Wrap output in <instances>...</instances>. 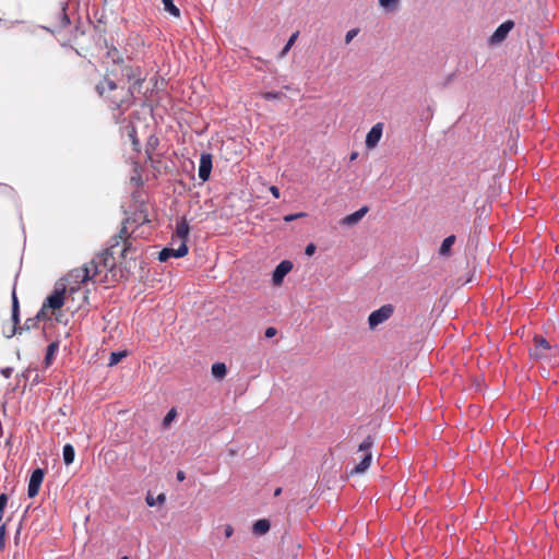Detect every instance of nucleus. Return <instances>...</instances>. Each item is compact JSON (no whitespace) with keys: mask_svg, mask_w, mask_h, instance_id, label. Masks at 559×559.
I'll list each match as a JSON object with an SVG mask.
<instances>
[{"mask_svg":"<svg viewBox=\"0 0 559 559\" xmlns=\"http://www.w3.org/2000/svg\"><path fill=\"white\" fill-rule=\"evenodd\" d=\"M271 524L266 519H260L253 523L252 532L257 535H264L270 531Z\"/></svg>","mask_w":559,"mask_h":559,"instance_id":"21","label":"nucleus"},{"mask_svg":"<svg viewBox=\"0 0 559 559\" xmlns=\"http://www.w3.org/2000/svg\"><path fill=\"white\" fill-rule=\"evenodd\" d=\"M34 372H35L34 376L31 378V384L32 385H36V384L43 382V379L39 377L37 370L34 371Z\"/></svg>","mask_w":559,"mask_h":559,"instance_id":"41","label":"nucleus"},{"mask_svg":"<svg viewBox=\"0 0 559 559\" xmlns=\"http://www.w3.org/2000/svg\"><path fill=\"white\" fill-rule=\"evenodd\" d=\"M124 236L115 235L110 238L109 247L105 250V252L98 258L99 263L103 264L105 269H112L116 265V255L120 257L119 247L123 245Z\"/></svg>","mask_w":559,"mask_h":559,"instance_id":"3","label":"nucleus"},{"mask_svg":"<svg viewBox=\"0 0 559 559\" xmlns=\"http://www.w3.org/2000/svg\"><path fill=\"white\" fill-rule=\"evenodd\" d=\"M44 477L45 471L40 467H37L32 472L27 487V496L29 498H34L35 496H37L43 484Z\"/></svg>","mask_w":559,"mask_h":559,"instance_id":"9","label":"nucleus"},{"mask_svg":"<svg viewBox=\"0 0 559 559\" xmlns=\"http://www.w3.org/2000/svg\"><path fill=\"white\" fill-rule=\"evenodd\" d=\"M117 235H122L124 236V239H123V247L121 248L120 250V258L121 259H124L127 257V252L129 250H131L132 248V243L129 239V235H128V229H127V226L123 224L119 230V233Z\"/></svg>","mask_w":559,"mask_h":559,"instance_id":"19","label":"nucleus"},{"mask_svg":"<svg viewBox=\"0 0 559 559\" xmlns=\"http://www.w3.org/2000/svg\"><path fill=\"white\" fill-rule=\"evenodd\" d=\"M58 349H59L58 342H52L47 346L46 355L44 358V365L46 368H48L52 364V360L55 359V356H56V353L58 352Z\"/></svg>","mask_w":559,"mask_h":559,"instance_id":"20","label":"nucleus"},{"mask_svg":"<svg viewBox=\"0 0 559 559\" xmlns=\"http://www.w3.org/2000/svg\"><path fill=\"white\" fill-rule=\"evenodd\" d=\"M45 317V308L43 307L38 313L33 317V319H37V323Z\"/></svg>","mask_w":559,"mask_h":559,"instance_id":"45","label":"nucleus"},{"mask_svg":"<svg viewBox=\"0 0 559 559\" xmlns=\"http://www.w3.org/2000/svg\"><path fill=\"white\" fill-rule=\"evenodd\" d=\"M62 457L66 465H70L73 463L75 457V451L72 444L67 443L63 445Z\"/></svg>","mask_w":559,"mask_h":559,"instance_id":"23","label":"nucleus"},{"mask_svg":"<svg viewBox=\"0 0 559 559\" xmlns=\"http://www.w3.org/2000/svg\"><path fill=\"white\" fill-rule=\"evenodd\" d=\"M293 263L289 260L281 261L272 274V282L274 285H281L285 276L292 271Z\"/></svg>","mask_w":559,"mask_h":559,"instance_id":"12","label":"nucleus"},{"mask_svg":"<svg viewBox=\"0 0 559 559\" xmlns=\"http://www.w3.org/2000/svg\"><path fill=\"white\" fill-rule=\"evenodd\" d=\"M119 82V80L106 75L104 80L96 84L95 90L99 96L108 100L112 109L127 110L133 105L139 94L134 86L126 87L120 85Z\"/></svg>","mask_w":559,"mask_h":559,"instance_id":"1","label":"nucleus"},{"mask_svg":"<svg viewBox=\"0 0 559 559\" xmlns=\"http://www.w3.org/2000/svg\"><path fill=\"white\" fill-rule=\"evenodd\" d=\"M99 261H91L88 265H85L80 269H75L70 272L69 280H73L76 284H83L90 280H94L99 271Z\"/></svg>","mask_w":559,"mask_h":559,"instance_id":"5","label":"nucleus"},{"mask_svg":"<svg viewBox=\"0 0 559 559\" xmlns=\"http://www.w3.org/2000/svg\"><path fill=\"white\" fill-rule=\"evenodd\" d=\"M37 325H38L37 319L28 318V319L25 320L24 325L20 328V333L23 330L35 329V328H37Z\"/></svg>","mask_w":559,"mask_h":559,"instance_id":"31","label":"nucleus"},{"mask_svg":"<svg viewBox=\"0 0 559 559\" xmlns=\"http://www.w3.org/2000/svg\"><path fill=\"white\" fill-rule=\"evenodd\" d=\"M233 533H234L233 526L226 525L225 526V537H227V538L231 537Z\"/></svg>","mask_w":559,"mask_h":559,"instance_id":"44","label":"nucleus"},{"mask_svg":"<svg viewBox=\"0 0 559 559\" xmlns=\"http://www.w3.org/2000/svg\"><path fill=\"white\" fill-rule=\"evenodd\" d=\"M8 503V496L5 493L0 495V510L4 511Z\"/></svg>","mask_w":559,"mask_h":559,"instance_id":"39","label":"nucleus"},{"mask_svg":"<svg viewBox=\"0 0 559 559\" xmlns=\"http://www.w3.org/2000/svg\"><path fill=\"white\" fill-rule=\"evenodd\" d=\"M298 35H299V32H295L290 35V37L288 38L287 43L285 44V46L283 47V49L281 50V57H284L287 55V52L290 50V48L293 47V45L295 44V41L297 40L298 38Z\"/></svg>","mask_w":559,"mask_h":559,"instance_id":"28","label":"nucleus"},{"mask_svg":"<svg viewBox=\"0 0 559 559\" xmlns=\"http://www.w3.org/2000/svg\"><path fill=\"white\" fill-rule=\"evenodd\" d=\"M373 445V438L371 436H367L362 442L358 447V451L362 452L361 461L350 471V474H362L365 473L371 464L372 453L370 452L371 447Z\"/></svg>","mask_w":559,"mask_h":559,"instance_id":"4","label":"nucleus"},{"mask_svg":"<svg viewBox=\"0 0 559 559\" xmlns=\"http://www.w3.org/2000/svg\"><path fill=\"white\" fill-rule=\"evenodd\" d=\"M400 0H379V4L389 10V9H393L397 5Z\"/></svg>","mask_w":559,"mask_h":559,"instance_id":"34","label":"nucleus"},{"mask_svg":"<svg viewBox=\"0 0 559 559\" xmlns=\"http://www.w3.org/2000/svg\"><path fill=\"white\" fill-rule=\"evenodd\" d=\"M284 96L282 92H265L262 94V97L266 100L280 99Z\"/></svg>","mask_w":559,"mask_h":559,"instance_id":"32","label":"nucleus"},{"mask_svg":"<svg viewBox=\"0 0 559 559\" xmlns=\"http://www.w3.org/2000/svg\"><path fill=\"white\" fill-rule=\"evenodd\" d=\"M359 33V28H352L345 35V43L349 44Z\"/></svg>","mask_w":559,"mask_h":559,"instance_id":"35","label":"nucleus"},{"mask_svg":"<svg viewBox=\"0 0 559 559\" xmlns=\"http://www.w3.org/2000/svg\"><path fill=\"white\" fill-rule=\"evenodd\" d=\"M227 373V368L224 362H215L212 365V374L215 379H224Z\"/></svg>","mask_w":559,"mask_h":559,"instance_id":"24","label":"nucleus"},{"mask_svg":"<svg viewBox=\"0 0 559 559\" xmlns=\"http://www.w3.org/2000/svg\"><path fill=\"white\" fill-rule=\"evenodd\" d=\"M316 252V246L313 243L307 245L305 249V254L311 257Z\"/></svg>","mask_w":559,"mask_h":559,"instance_id":"40","label":"nucleus"},{"mask_svg":"<svg viewBox=\"0 0 559 559\" xmlns=\"http://www.w3.org/2000/svg\"><path fill=\"white\" fill-rule=\"evenodd\" d=\"M110 74L119 81L126 80L129 86H134L138 94H144L142 92V85L146 80V73L140 66L133 64L128 60L122 62L118 68H114Z\"/></svg>","mask_w":559,"mask_h":559,"instance_id":"2","label":"nucleus"},{"mask_svg":"<svg viewBox=\"0 0 559 559\" xmlns=\"http://www.w3.org/2000/svg\"><path fill=\"white\" fill-rule=\"evenodd\" d=\"M60 5H61V8H60V23H59V25L61 27H66V26L70 25V23H71L70 22V17H69V15L66 12L67 8H68V3L66 1H62L60 3Z\"/></svg>","mask_w":559,"mask_h":559,"instance_id":"27","label":"nucleus"},{"mask_svg":"<svg viewBox=\"0 0 559 559\" xmlns=\"http://www.w3.org/2000/svg\"><path fill=\"white\" fill-rule=\"evenodd\" d=\"M127 356L126 350L112 352L109 357V366H115Z\"/></svg>","mask_w":559,"mask_h":559,"instance_id":"29","label":"nucleus"},{"mask_svg":"<svg viewBox=\"0 0 559 559\" xmlns=\"http://www.w3.org/2000/svg\"><path fill=\"white\" fill-rule=\"evenodd\" d=\"M107 48L108 49H107L106 56L108 59H110L112 61V63L115 64V68H118L122 62L126 61L123 59L121 52L115 46H110Z\"/></svg>","mask_w":559,"mask_h":559,"instance_id":"18","label":"nucleus"},{"mask_svg":"<svg viewBox=\"0 0 559 559\" xmlns=\"http://www.w3.org/2000/svg\"><path fill=\"white\" fill-rule=\"evenodd\" d=\"M127 134L129 136V139L131 140L132 142V145H133V150L134 151H140V142L136 138V129L133 124H130L127 127Z\"/></svg>","mask_w":559,"mask_h":559,"instance_id":"26","label":"nucleus"},{"mask_svg":"<svg viewBox=\"0 0 559 559\" xmlns=\"http://www.w3.org/2000/svg\"><path fill=\"white\" fill-rule=\"evenodd\" d=\"M34 371H36V368L35 369L27 368L25 371H23L21 373V377L24 378L25 380H29L32 378V374Z\"/></svg>","mask_w":559,"mask_h":559,"instance_id":"38","label":"nucleus"},{"mask_svg":"<svg viewBox=\"0 0 559 559\" xmlns=\"http://www.w3.org/2000/svg\"><path fill=\"white\" fill-rule=\"evenodd\" d=\"M165 500H166V497L164 493L158 495L156 498V502H159V503L165 502Z\"/></svg>","mask_w":559,"mask_h":559,"instance_id":"48","label":"nucleus"},{"mask_svg":"<svg viewBox=\"0 0 559 559\" xmlns=\"http://www.w3.org/2000/svg\"><path fill=\"white\" fill-rule=\"evenodd\" d=\"M213 168L212 155L210 153H202L200 157L199 164V178L202 182H205L210 179L211 171Z\"/></svg>","mask_w":559,"mask_h":559,"instance_id":"10","label":"nucleus"},{"mask_svg":"<svg viewBox=\"0 0 559 559\" xmlns=\"http://www.w3.org/2000/svg\"><path fill=\"white\" fill-rule=\"evenodd\" d=\"M120 559H129V557L128 556H123Z\"/></svg>","mask_w":559,"mask_h":559,"instance_id":"51","label":"nucleus"},{"mask_svg":"<svg viewBox=\"0 0 559 559\" xmlns=\"http://www.w3.org/2000/svg\"><path fill=\"white\" fill-rule=\"evenodd\" d=\"M281 492H282V488H276L274 491V496L277 497L281 495Z\"/></svg>","mask_w":559,"mask_h":559,"instance_id":"49","label":"nucleus"},{"mask_svg":"<svg viewBox=\"0 0 559 559\" xmlns=\"http://www.w3.org/2000/svg\"><path fill=\"white\" fill-rule=\"evenodd\" d=\"M534 345L530 349V356L533 359L539 360L547 357V352L551 348L550 343L542 335L534 336Z\"/></svg>","mask_w":559,"mask_h":559,"instance_id":"7","label":"nucleus"},{"mask_svg":"<svg viewBox=\"0 0 559 559\" xmlns=\"http://www.w3.org/2000/svg\"><path fill=\"white\" fill-rule=\"evenodd\" d=\"M176 416H177V411L175 408L169 409L163 419V425L165 427L169 426L171 424V421L176 418Z\"/></svg>","mask_w":559,"mask_h":559,"instance_id":"30","label":"nucleus"},{"mask_svg":"<svg viewBox=\"0 0 559 559\" xmlns=\"http://www.w3.org/2000/svg\"><path fill=\"white\" fill-rule=\"evenodd\" d=\"M146 503L150 506V507H154L156 504V500L152 497V496H147L146 497Z\"/></svg>","mask_w":559,"mask_h":559,"instance_id":"47","label":"nucleus"},{"mask_svg":"<svg viewBox=\"0 0 559 559\" xmlns=\"http://www.w3.org/2000/svg\"><path fill=\"white\" fill-rule=\"evenodd\" d=\"M5 543V524L0 526V551L3 550Z\"/></svg>","mask_w":559,"mask_h":559,"instance_id":"36","label":"nucleus"},{"mask_svg":"<svg viewBox=\"0 0 559 559\" xmlns=\"http://www.w3.org/2000/svg\"><path fill=\"white\" fill-rule=\"evenodd\" d=\"M189 231L190 227L186 217L178 219L176 224V235L179 239H181V241H185V243H187Z\"/></svg>","mask_w":559,"mask_h":559,"instance_id":"17","label":"nucleus"},{"mask_svg":"<svg viewBox=\"0 0 559 559\" xmlns=\"http://www.w3.org/2000/svg\"><path fill=\"white\" fill-rule=\"evenodd\" d=\"M11 319H12L13 325L10 329V333H5V330H3V334L8 338H10L13 335L20 333V328H21L19 325L20 324V304H19V299H17V296H16V293H15V286L13 287V290H12V313H11Z\"/></svg>","mask_w":559,"mask_h":559,"instance_id":"8","label":"nucleus"},{"mask_svg":"<svg viewBox=\"0 0 559 559\" xmlns=\"http://www.w3.org/2000/svg\"><path fill=\"white\" fill-rule=\"evenodd\" d=\"M164 10L175 17H180V10L175 5L174 0H162Z\"/></svg>","mask_w":559,"mask_h":559,"instance_id":"25","label":"nucleus"},{"mask_svg":"<svg viewBox=\"0 0 559 559\" xmlns=\"http://www.w3.org/2000/svg\"><path fill=\"white\" fill-rule=\"evenodd\" d=\"M176 478L178 481H183L186 479V474L183 471H178L176 474Z\"/></svg>","mask_w":559,"mask_h":559,"instance_id":"46","label":"nucleus"},{"mask_svg":"<svg viewBox=\"0 0 559 559\" xmlns=\"http://www.w3.org/2000/svg\"><path fill=\"white\" fill-rule=\"evenodd\" d=\"M307 214L305 212H298V213H294V214H287L284 216V221L286 223H290L295 219H298V218H301V217H306Z\"/></svg>","mask_w":559,"mask_h":559,"instance_id":"33","label":"nucleus"},{"mask_svg":"<svg viewBox=\"0 0 559 559\" xmlns=\"http://www.w3.org/2000/svg\"><path fill=\"white\" fill-rule=\"evenodd\" d=\"M367 212H368V207L362 206L359 210H357L356 212L345 216L342 219V224L346 225V226H353V225L357 224L366 215Z\"/></svg>","mask_w":559,"mask_h":559,"instance_id":"16","label":"nucleus"},{"mask_svg":"<svg viewBox=\"0 0 559 559\" xmlns=\"http://www.w3.org/2000/svg\"><path fill=\"white\" fill-rule=\"evenodd\" d=\"M454 242H455L454 235H450V236L445 237L440 246L439 253L443 257L449 255Z\"/></svg>","mask_w":559,"mask_h":559,"instance_id":"22","label":"nucleus"},{"mask_svg":"<svg viewBox=\"0 0 559 559\" xmlns=\"http://www.w3.org/2000/svg\"><path fill=\"white\" fill-rule=\"evenodd\" d=\"M276 333H277V330L275 328L269 326V328H266L264 335L266 338H271V337L275 336Z\"/></svg>","mask_w":559,"mask_h":559,"instance_id":"37","label":"nucleus"},{"mask_svg":"<svg viewBox=\"0 0 559 559\" xmlns=\"http://www.w3.org/2000/svg\"><path fill=\"white\" fill-rule=\"evenodd\" d=\"M12 372H13V368H11V367H7L1 370L2 376L7 379L11 377Z\"/></svg>","mask_w":559,"mask_h":559,"instance_id":"43","label":"nucleus"},{"mask_svg":"<svg viewBox=\"0 0 559 559\" xmlns=\"http://www.w3.org/2000/svg\"><path fill=\"white\" fill-rule=\"evenodd\" d=\"M383 132V124L381 122L376 123L366 135V146L373 148L378 145Z\"/></svg>","mask_w":559,"mask_h":559,"instance_id":"15","label":"nucleus"},{"mask_svg":"<svg viewBox=\"0 0 559 559\" xmlns=\"http://www.w3.org/2000/svg\"><path fill=\"white\" fill-rule=\"evenodd\" d=\"M64 304V288H56L45 300L44 308L60 309Z\"/></svg>","mask_w":559,"mask_h":559,"instance_id":"14","label":"nucleus"},{"mask_svg":"<svg viewBox=\"0 0 559 559\" xmlns=\"http://www.w3.org/2000/svg\"><path fill=\"white\" fill-rule=\"evenodd\" d=\"M356 157H357V153H353V154L350 155V159H352V160H354Z\"/></svg>","mask_w":559,"mask_h":559,"instance_id":"50","label":"nucleus"},{"mask_svg":"<svg viewBox=\"0 0 559 559\" xmlns=\"http://www.w3.org/2000/svg\"><path fill=\"white\" fill-rule=\"evenodd\" d=\"M393 312L394 307L391 304L383 305L379 309L372 311L368 317V324L370 329H374L390 319Z\"/></svg>","mask_w":559,"mask_h":559,"instance_id":"6","label":"nucleus"},{"mask_svg":"<svg viewBox=\"0 0 559 559\" xmlns=\"http://www.w3.org/2000/svg\"><path fill=\"white\" fill-rule=\"evenodd\" d=\"M270 192L272 193V195L276 199H278L281 197V192H280V189L276 187V186H271L270 187Z\"/></svg>","mask_w":559,"mask_h":559,"instance_id":"42","label":"nucleus"},{"mask_svg":"<svg viewBox=\"0 0 559 559\" xmlns=\"http://www.w3.org/2000/svg\"><path fill=\"white\" fill-rule=\"evenodd\" d=\"M513 27H514V23L511 20H508V21L501 23L496 28L493 34L490 36V39H489L490 44L495 45V44H499V43L503 41Z\"/></svg>","mask_w":559,"mask_h":559,"instance_id":"13","label":"nucleus"},{"mask_svg":"<svg viewBox=\"0 0 559 559\" xmlns=\"http://www.w3.org/2000/svg\"><path fill=\"white\" fill-rule=\"evenodd\" d=\"M188 253V246L185 241H181L180 246L177 249L173 248H164L158 253V260L160 262H166L170 258H182Z\"/></svg>","mask_w":559,"mask_h":559,"instance_id":"11","label":"nucleus"}]
</instances>
